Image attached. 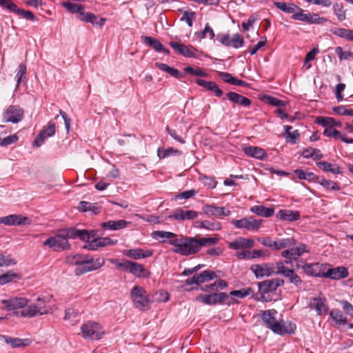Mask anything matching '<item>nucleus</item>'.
I'll list each match as a JSON object with an SVG mask.
<instances>
[{"label": "nucleus", "instance_id": "nucleus-1", "mask_svg": "<svg viewBox=\"0 0 353 353\" xmlns=\"http://www.w3.org/2000/svg\"><path fill=\"white\" fill-rule=\"evenodd\" d=\"M216 237H189L181 236L180 238L169 240V244L174 246L172 251L183 256H189L197 253L202 247H208L218 243Z\"/></svg>", "mask_w": 353, "mask_h": 353}, {"label": "nucleus", "instance_id": "nucleus-2", "mask_svg": "<svg viewBox=\"0 0 353 353\" xmlns=\"http://www.w3.org/2000/svg\"><path fill=\"white\" fill-rule=\"evenodd\" d=\"M276 314L277 312L275 310L263 311L261 314V319L264 325L277 334H294L296 325L292 322L284 323V322L278 321L275 317Z\"/></svg>", "mask_w": 353, "mask_h": 353}, {"label": "nucleus", "instance_id": "nucleus-3", "mask_svg": "<svg viewBox=\"0 0 353 353\" xmlns=\"http://www.w3.org/2000/svg\"><path fill=\"white\" fill-rule=\"evenodd\" d=\"M43 245V246H48L55 252L68 250L71 247L64 234L62 233L61 229L59 230L54 236L46 239Z\"/></svg>", "mask_w": 353, "mask_h": 353}, {"label": "nucleus", "instance_id": "nucleus-4", "mask_svg": "<svg viewBox=\"0 0 353 353\" xmlns=\"http://www.w3.org/2000/svg\"><path fill=\"white\" fill-rule=\"evenodd\" d=\"M284 284L283 279L275 278L273 279L265 280L257 283L259 292L253 296L256 301H263L264 299V293L274 292L278 287Z\"/></svg>", "mask_w": 353, "mask_h": 353}, {"label": "nucleus", "instance_id": "nucleus-5", "mask_svg": "<svg viewBox=\"0 0 353 353\" xmlns=\"http://www.w3.org/2000/svg\"><path fill=\"white\" fill-rule=\"evenodd\" d=\"M131 298L135 307L141 310L150 308L148 293L144 288L139 285L134 286L131 290Z\"/></svg>", "mask_w": 353, "mask_h": 353}, {"label": "nucleus", "instance_id": "nucleus-6", "mask_svg": "<svg viewBox=\"0 0 353 353\" xmlns=\"http://www.w3.org/2000/svg\"><path fill=\"white\" fill-rule=\"evenodd\" d=\"M105 259L102 257H99L96 259L93 258L88 259L84 256L83 265L77 267L74 270V274L77 276L82 275L88 272L98 270L103 265Z\"/></svg>", "mask_w": 353, "mask_h": 353}, {"label": "nucleus", "instance_id": "nucleus-7", "mask_svg": "<svg viewBox=\"0 0 353 353\" xmlns=\"http://www.w3.org/2000/svg\"><path fill=\"white\" fill-rule=\"evenodd\" d=\"M81 330L83 337L91 340L100 339L104 333L99 323L92 321L83 324Z\"/></svg>", "mask_w": 353, "mask_h": 353}, {"label": "nucleus", "instance_id": "nucleus-8", "mask_svg": "<svg viewBox=\"0 0 353 353\" xmlns=\"http://www.w3.org/2000/svg\"><path fill=\"white\" fill-rule=\"evenodd\" d=\"M24 112L18 105H9L2 114V120L4 123H18L23 119Z\"/></svg>", "mask_w": 353, "mask_h": 353}, {"label": "nucleus", "instance_id": "nucleus-9", "mask_svg": "<svg viewBox=\"0 0 353 353\" xmlns=\"http://www.w3.org/2000/svg\"><path fill=\"white\" fill-rule=\"evenodd\" d=\"M292 19L309 24H323L327 21L326 18L321 17L318 14H305L303 10L301 8L298 12L292 14Z\"/></svg>", "mask_w": 353, "mask_h": 353}, {"label": "nucleus", "instance_id": "nucleus-10", "mask_svg": "<svg viewBox=\"0 0 353 353\" xmlns=\"http://www.w3.org/2000/svg\"><path fill=\"white\" fill-rule=\"evenodd\" d=\"M225 298H227V293L216 292L209 294H201L195 298V300L208 305H214L223 304Z\"/></svg>", "mask_w": 353, "mask_h": 353}, {"label": "nucleus", "instance_id": "nucleus-11", "mask_svg": "<svg viewBox=\"0 0 353 353\" xmlns=\"http://www.w3.org/2000/svg\"><path fill=\"white\" fill-rule=\"evenodd\" d=\"M216 39L223 46L236 49L243 47L245 43L243 37L238 33L234 34L232 38L228 34H219L217 35Z\"/></svg>", "mask_w": 353, "mask_h": 353}, {"label": "nucleus", "instance_id": "nucleus-12", "mask_svg": "<svg viewBox=\"0 0 353 353\" xmlns=\"http://www.w3.org/2000/svg\"><path fill=\"white\" fill-rule=\"evenodd\" d=\"M259 241L264 245L276 250H279L288 247L292 246L295 243L293 238L281 239L279 241H273L270 237L259 239Z\"/></svg>", "mask_w": 353, "mask_h": 353}, {"label": "nucleus", "instance_id": "nucleus-13", "mask_svg": "<svg viewBox=\"0 0 353 353\" xmlns=\"http://www.w3.org/2000/svg\"><path fill=\"white\" fill-rule=\"evenodd\" d=\"M326 268H325L323 278H328L332 280H339L345 279L349 275L347 268L344 266L331 268L330 265L326 264Z\"/></svg>", "mask_w": 353, "mask_h": 353}, {"label": "nucleus", "instance_id": "nucleus-14", "mask_svg": "<svg viewBox=\"0 0 353 353\" xmlns=\"http://www.w3.org/2000/svg\"><path fill=\"white\" fill-rule=\"evenodd\" d=\"M261 223L262 220H256L254 219L252 216H250L248 218H243L239 220L233 219L232 221V223L236 228H245L248 230H258L260 228Z\"/></svg>", "mask_w": 353, "mask_h": 353}, {"label": "nucleus", "instance_id": "nucleus-15", "mask_svg": "<svg viewBox=\"0 0 353 353\" xmlns=\"http://www.w3.org/2000/svg\"><path fill=\"white\" fill-rule=\"evenodd\" d=\"M274 265L273 263L254 264L251 265L250 270L256 278L270 276L274 273Z\"/></svg>", "mask_w": 353, "mask_h": 353}, {"label": "nucleus", "instance_id": "nucleus-16", "mask_svg": "<svg viewBox=\"0 0 353 353\" xmlns=\"http://www.w3.org/2000/svg\"><path fill=\"white\" fill-rule=\"evenodd\" d=\"M6 225H26L30 224V220L27 216L21 214H10L0 217V224Z\"/></svg>", "mask_w": 353, "mask_h": 353}, {"label": "nucleus", "instance_id": "nucleus-17", "mask_svg": "<svg viewBox=\"0 0 353 353\" xmlns=\"http://www.w3.org/2000/svg\"><path fill=\"white\" fill-rule=\"evenodd\" d=\"M301 268L309 276L323 278L325 274V268H327L326 264L319 263L304 264Z\"/></svg>", "mask_w": 353, "mask_h": 353}, {"label": "nucleus", "instance_id": "nucleus-18", "mask_svg": "<svg viewBox=\"0 0 353 353\" xmlns=\"http://www.w3.org/2000/svg\"><path fill=\"white\" fill-rule=\"evenodd\" d=\"M50 310L49 307H39V309H38L34 304H32L27 307L25 306L22 309L21 316L23 317H33L37 315L47 314L50 312Z\"/></svg>", "mask_w": 353, "mask_h": 353}, {"label": "nucleus", "instance_id": "nucleus-19", "mask_svg": "<svg viewBox=\"0 0 353 353\" xmlns=\"http://www.w3.org/2000/svg\"><path fill=\"white\" fill-rule=\"evenodd\" d=\"M203 212L209 216L221 217L229 216L230 211L224 207H218L214 205H205L203 208Z\"/></svg>", "mask_w": 353, "mask_h": 353}, {"label": "nucleus", "instance_id": "nucleus-20", "mask_svg": "<svg viewBox=\"0 0 353 353\" xmlns=\"http://www.w3.org/2000/svg\"><path fill=\"white\" fill-rule=\"evenodd\" d=\"M28 299L23 297H14L7 300H3L2 303L5 305L8 310H14L23 308L27 305Z\"/></svg>", "mask_w": 353, "mask_h": 353}, {"label": "nucleus", "instance_id": "nucleus-21", "mask_svg": "<svg viewBox=\"0 0 353 353\" xmlns=\"http://www.w3.org/2000/svg\"><path fill=\"white\" fill-rule=\"evenodd\" d=\"M55 128L56 127L54 123H49L48 128L42 130L41 132L37 135L34 140V145L37 147L41 146L46 138L50 137L55 134Z\"/></svg>", "mask_w": 353, "mask_h": 353}, {"label": "nucleus", "instance_id": "nucleus-22", "mask_svg": "<svg viewBox=\"0 0 353 353\" xmlns=\"http://www.w3.org/2000/svg\"><path fill=\"white\" fill-rule=\"evenodd\" d=\"M198 214L194 210H183L181 208L176 209L168 218L175 220H192L197 217Z\"/></svg>", "mask_w": 353, "mask_h": 353}, {"label": "nucleus", "instance_id": "nucleus-23", "mask_svg": "<svg viewBox=\"0 0 353 353\" xmlns=\"http://www.w3.org/2000/svg\"><path fill=\"white\" fill-rule=\"evenodd\" d=\"M141 39L145 44L152 48L155 51L166 54H170V50L165 48L158 39L148 36H142Z\"/></svg>", "mask_w": 353, "mask_h": 353}, {"label": "nucleus", "instance_id": "nucleus-24", "mask_svg": "<svg viewBox=\"0 0 353 353\" xmlns=\"http://www.w3.org/2000/svg\"><path fill=\"white\" fill-rule=\"evenodd\" d=\"M254 245V240L239 237L229 243L228 246L230 249L236 250L239 249L252 248Z\"/></svg>", "mask_w": 353, "mask_h": 353}, {"label": "nucleus", "instance_id": "nucleus-25", "mask_svg": "<svg viewBox=\"0 0 353 353\" xmlns=\"http://www.w3.org/2000/svg\"><path fill=\"white\" fill-rule=\"evenodd\" d=\"M0 339L10 345L13 348L26 347L30 345V341L28 339L12 338L6 335H0Z\"/></svg>", "mask_w": 353, "mask_h": 353}, {"label": "nucleus", "instance_id": "nucleus-26", "mask_svg": "<svg viewBox=\"0 0 353 353\" xmlns=\"http://www.w3.org/2000/svg\"><path fill=\"white\" fill-rule=\"evenodd\" d=\"M123 254L128 257L132 258L134 259H140L148 258L152 254L151 250L144 251L142 249H130L123 251Z\"/></svg>", "mask_w": 353, "mask_h": 353}, {"label": "nucleus", "instance_id": "nucleus-27", "mask_svg": "<svg viewBox=\"0 0 353 353\" xmlns=\"http://www.w3.org/2000/svg\"><path fill=\"white\" fill-rule=\"evenodd\" d=\"M243 152L247 155L260 160H263L268 157L267 153L263 149L256 146L245 147Z\"/></svg>", "mask_w": 353, "mask_h": 353}, {"label": "nucleus", "instance_id": "nucleus-28", "mask_svg": "<svg viewBox=\"0 0 353 353\" xmlns=\"http://www.w3.org/2000/svg\"><path fill=\"white\" fill-rule=\"evenodd\" d=\"M276 217L279 219L288 221H294L300 219L301 215L299 211L290 210H280L276 213Z\"/></svg>", "mask_w": 353, "mask_h": 353}, {"label": "nucleus", "instance_id": "nucleus-29", "mask_svg": "<svg viewBox=\"0 0 353 353\" xmlns=\"http://www.w3.org/2000/svg\"><path fill=\"white\" fill-rule=\"evenodd\" d=\"M310 306L314 307L316 313L319 315H321L323 313H326L328 310L325 298L321 296L313 298L310 301Z\"/></svg>", "mask_w": 353, "mask_h": 353}, {"label": "nucleus", "instance_id": "nucleus-30", "mask_svg": "<svg viewBox=\"0 0 353 353\" xmlns=\"http://www.w3.org/2000/svg\"><path fill=\"white\" fill-rule=\"evenodd\" d=\"M130 222L125 220L108 221L101 223V227L110 230H118L126 228L130 225Z\"/></svg>", "mask_w": 353, "mask_h": 353}, {"label": "nucleus", "instance_id": "nucleus-31", "mask_svg": "<svg viewBox=\"0 0 353 353\" xmlns=\"http://www.w3.org/2000/svg\"><path fill=\"white\" fill-rule=\"evenodd\" d=\"M228 99L235 104L241 105L244 107H249L251 104V101L238 93L230 92L226 94Z\"/></svg>", "mask_w": 353, "mask_h": 353}, {"label": "nucleus", "instance_id": "nucleus-32", "mask_svg": "<svg viewBox=\"0 0 353 353\" xmlns=\"http://www.w3.org/2000/svg\"><path fill=\"white\" fill-rule=\"evenodd\" d=\"M129 272L137 277H148L150 272L145 267L138 263L131 261Z\"/></svg>", "mask_w": 353, "mask_h": 353}, {"label": "nucleus", "instance_id": "nucleus-33", "mask_svg": "<svg viewBox=\"0 0 353 353\" xmlns=\"http://www.w3.org/2000/svg\"><path fill=\"white\" fill-rule=\"evenodd\" d=\"M80 20L85 22H90L93 25H98L100 26H102L105 21V19L97 16L91 12L81 13Z\"/></svg>", "mask_w": 353, "mask_h": 353}, {"label": "nucleus", "instance_id": "nucleus-34", "mask_svg": "<svg viewBox=\"0 0 353 353\" xmlns=\"http://www.w3.org/2000/svg\"><path fill=\"white\" fill-rule=\"evenodd\" d=\"M250 211L263 217H271L274 213L273 208H266L264 205H254L250 208Z\"/></svg>", "mask_w": 353, "mask_h": 353}, {"label": "nucleus", "instance_id": "nucleus-35", "mask_svg": "<svg viewBox=\"0 0 353 353\" xmlns=\"http://www.w3.org/2000/svg\"><path fill=\"white\" fill-rule=\"evenodd\" d=\"M156 65L160 70L166 72L170 76L174 77L176 79H182L185 77V74L180 72L177 69L170 67L165 63H156Z\"/></svg>", "mask_w": 353, "mask_h": 353}, {"label": "nucleus", "instance_id": "nucleus-36", "mask_svg": "<svg viewBox=\"0 0 353 353\" xmlns=\"http://www.w3.org/2000/svg\"><path fill=\"white\" fill-rule=\"evenodd\" d=\"M78 208L82 212H90L93 214H97L101 212V208L97 203H92L84 201L79 203Z\"/></svg>", "mask_w": 353, "mask_h": 353}, {"label": "nucleus", "instance_id": "nucleus-37", "mask_svg": "<svg viewBox=\"0 0 353 353\" xmlns=\"http://www.w3.org/2000/svg\"><path fill=\"white\" fill-rule=\"evenodd\" d=\"M316 123L321 125L323 127L326 128H333L334 126H341V123L340 121H336L332 117H319L316 119Z\"/></svg>", "mask_w": 353, "mask_h": 353}, {"label": "nucleus", "instance_id": "nucleus-38", "mask_svg": "<svg viewBox=\"0 0 353 353\" xmlns=\"http://www.w3.org/2000/svg\"><path fill=\"white\" fill-rule=\"evenodd\" d=\"M275 7L286 13H292L293 14L299 11L300 8L294 3H287L285 2L275 1L274 3Z\"/></svg>", "mask_w": 353, "mask_h": 353}, {"label": "nucleus", "instance_id": "nucleus-39", "mask_svg": "<svg viewBox=\"0 0 353 353\" xmlns=\"http://www.w3.org/2000/svg\"><path fill=\"white\" fill-rule=\"evenodd\" d=\"M21 279V275L10 270L5 274L0 275V285H3L9 282L15 281Z\"/></svg>", "mask_w": 353, "mask_h": 353}, {"label": "nucleus", "instance_id": "nucleus-40", "mask_svg": "<svg viewBox=\"0 0 353 353\" xmlns=\"http://www.w3.org/2000/svg\"><path fill=\"white\" fill-rule=\"evenodd\" d=\"M195 276L198 285L216 278V273L211 270H205L200 274H196Z\"/></svg>", "mask_w": 353, "mask_h": 353}, {"label": "nucleus", "instance_id": "nucleus-41", "mask_svg": "<svg viewBox=\"0 0 353 353\" xmlns=\"http://www.w3.org/2000/svg\"><path fill=\"white\" fill-rule=\"evenodd\" d=\"M63 7L72 13H77L78 18L80 19L81 13H85L84 6L81 4H77L71 2H63Z\"/></svg>", "mask_w": 353, "mask_h": 353}, {"label": "nucleus", "instance_id": "nucleus-42", "mask_svg": "<svg viewBox=\"0 0 353 353\" xmlns=\"http://www.w3.org/2000/svg\"><path fill=\"white\" fill-rule=\"evenodd\" d=\"M84 255L79 254H69L65 258V262L70 265L80 267L83 265Z\"/></svg>", "mask_w": 353, "mask_h": 353}, {"label": "nucleus", "instance_id": "nucleus-43", "mask_svg": "<svg viewBox=\"0 0 353 353\" xmlns=\"http://www.w3.org/2000/svg\"><path fill=\"white\" fill-rule=\"evenodd\" d=\"M284 276L288 279L290 283L294 285L296 288H299L303 282L301 277L292 269L288 271L287 274H285Z\"/></svg>", "mask_w": 353, "mask_h": 353}, {"label": "nucleus", "instance_id": "nucleus-44", "mask_svg": "<svg viewBox=\"0 0 353 353\" xmlns=\"http://www.w3.org/2000/svg\"><path fill=\"white\" fill-rule=\"evenodd\" d=\"M292 129V127L290 125L285 126V132L287 135L286 136L287 141L294 144L296 143L297 140L299 139L300 134L297 130H295L293 132H291Z\"/></svg>", "mask_w": 353, "mask_h": 353}, {"label": "nucleus", "instance_id": "nucleus-45", "mask_svg": "<svg viewBox=\"0 0 353 353\" xmlns=\"http://www.w3.org/2000/svg\"><path fill=\"white\" fill-rule=\"evenodd\" d=\"M151 236L156 240H161L163 239H174L176 234L171 232L157 230L151 234Z\"/></svg>", "mask_w": 353, "mask_h": 353}, {"label": "nucleus", "instance_id": "nucleus-46", "mask_svg": "<svg viewBox=\"0 0 353 353\" xmlns=\"http://www.w3.org/2000/svg\"><path fill=\"white\" fill-rule=\"evenodd\" d=\"M333 10L334 14L340 21H343L346 19V10H344L341 3H336L333 5Z\"/></svg>", "mask_w": 353, "mask_h": 353}, {"label": "nucleus", "instance_id": "nucleus-47", "mask_svg": "<svg viewBox=\"0 0 353 353\" xmlns=\"http://www.w3.org/2000/svg\"><path fill=\"white\" fill-rule=\"evenodd\" d=\"M316 165L319 168L325 172H330L333 174H339L341 173L340 168L336 166V168H332V165L330 163L326 161H319L316 163Z\"/></svg>", "mask_w": 353, "mask_h": 353}, {"label": "nucleus", "instance_id": "nucleus-48", "mask_svg": "<svg viewBox=\"0 0 353 353\" xmlns=\"http://www.w3.org/2000/svg\"><path fill=\"white\" fill-rule=\"evenodd\" d=\"M333 34L341 37L345 38L349 41H353V30L345 28H337L333 31Z\"/></svg>", "mask_w": 353, "mask_h": 353}, {"label": "nucleus", "instance_id": "nucleus-49", "mask_svg": "<svg viewBox=\"0 0 353 353\" xmlns=\"http://www.w3.org/2000/svg\"><path fill=\"white\" fill-rule=\"evenodd\" d=\"M330 316L336 322V324L345 325L347 323L346 318L343 316L342 312L337 310H333L330 312Z\"/></svg>", "mask_w": 353, "mask_h": 353}, {"label": "nucleus", "instance_id": "nucleus-50", "mask_svg": "<svg viewBox=\"0 0 353 353\" xmlns=\"http://www.w3.org/2000/svg\"><path fill=\"white\" fill-rule=\"evenodd\" d=\"M319 183L327 190L338 191L341 189L337 183L331 180L321 179L320 181H319Z\"/></svg>", "mask_w": 353, "mask_h": 353}, {"label": "nucleus", "instance_id": "nucleus-51", "mask_svg": "<svg viewBox=\"0 0 353 353\" xmlns=\"http://www.w3.org/2000/svg\"><path fill=\"white\" fill-rule=\"evenodd\" d=\"M157 154H158V157L160 159H165V158L168 157L172 155L181 154V152L178 150H175L173 148H168L165 150L159 149L157 151Z\"/></svg>", "mask_w": 353, "mask_h": 353}, {"label": "nucleus", "instance_id": "nucleus-52", "mask_svg": "<svg viewBox=\"0 0 353 353\" xmlns=\"http://www.w3.org/2000/svg\"><path fill=\"white\" fill-rule=\"evenodd\" d=\"M265 103L272 105L273 106H285V102L279 99L278 98L269 96V95H264L263 98L261 99Z\"/></svg>", "mask_w": 353, "mask_h": 353}, {"label": "nucleus", "instance_id": "nucleus-53", "mask_svg": "<svg viewBox=\"0 0 353 353\" xmlns=\"http://www.w3.org/2000/svg\"><path fill=\"white\" fill-rule=\"evenodd\" d=\"M290 261L285 260V261H278L276 263V265H274V268L276 269V270H274V273L276 274H281L283 276H285V274H287V272L289 271L290 269L288 268L285 266V264H289L290 263Z\"/></svg>", "mask_w": 353, "mask_h": 353}, {"label": "nucleus", "instance_id": "nucleus-54", "mask_svg": "<svg viewBox=\"0 0 353 353\" xmlns=\"http://www.w3.org/2000/svg\"><path fill=\"white\" fill-rule=\"evenodd\" d=\"M97 233L95 230H79L78 238L81 241L89 242L91 238H94Z\"/></svg>", "mask_w": 353, "mask_h": 353}, {"label": "nucleus", "instance_id": "nucleus-55", "mask_svg": "<svg viewBox=\"0 0 353 353\" xmlns=\"http://www.w3.org/2000/svg\"><path fill=\"white\" fill-rule=\"evenodd\" d=\"M200 228L208 229L210 230H220L221 224L219 222H211L209 221H203L200 223Z\"/></svg>", "mask_w": 353, "mask_h": 353}, {"label": "nucleus", "instance_id": "nucleus-56", "mask_svg": "<svg viewBox=\"0 0 353 353\" xmlns=\"http://www.w3.org/2000/svg\"><path fill=\"white\" fill-rule=\"evenodd\" d=\"M335 52L338 55L340 61L353 59V52H343V48L341 46H338L335 48Z\"/></svg>", "mask_w": 353, "mask_h": 353}, {"label": "nucleus", "instance_id": "nucleus-57", "mask_svg": "<svg viewBox=\"0 0 353 353\" xmlns=\"http://www.w3.org/2000/svg\"><path fill=\"white\" fill-rule=\"evenodd\" d=\"M15 13L19 16H21L23 18L31 21H34L37 19V17L32 13V12L29 10H25L23 9L17 8Z\"/></svg>", "mask_w": 353, "mask_h": 353}, {"label": "nucleus", "instance_id": "nucleus-58", "mask_svg": "<svg viewBox=\"0 0 353 353\" xmlns=\"http://www.w3.org/2000/svg\"><path fill=\"white\" fill-rule=\"evenodd\" d=\"M253 290L251 288H243L239 290H233L230 292V295L231 296H236L241 299H243L251 294H252Z\"/></svg>", "mask_w": 353, "mask_h": 353}, {"label": "nucleus", "instance_id": "nucleus-59", "mask_svg": "<svg viewBox=\"0 0 353 353\" xmlns=\"http://www.w3.org/2000/svg\"><path fill=\"white\" fill-rule=\"evenodd\" d=\"M61 230L68 241V239H74L78 238L79 230L76 228H63Z\"/></svg>", "mask_w": 353, "mask_h": 353}, {"label": "nucleus", "instance_id": "nucleus-60", "mask_svg": "<svg viewBox=\"0 0 353 353\" xmlns=\"http://www.w3.org/2000/svg\"><path fill=\"white\" fill-rule=\"evenodd\" d=\"M185 73L196 77H206L207 74L200 68H194L191 66H187L184 68Z\"/></svg>", "mask_w": 353, "mask_h": 353}, {"label": "nucleus", "instance_id": "nucleus-61", "mask_svg": "<svg viewBox=\"0 0 353 353\" xmlns=\"http://www.w3.org/2000/svg\"><path fill=\"white\" fill-rule=\"evenodd\" d=\"M17 263V261L10 256L0 255V267H8L14 265Z\"/></svg>", "mask_w": 353, "mask_h": 353}, {"label": "nucleus", "instance_id": "nucleus-62", "mask_svg": "<svg viewBox=\"0 0 353 353\" xmlns=\"http://www.w3.org/2000/svg\"><path fill=\"white\" fill-rule=\"evenodd\" d=\"M18 141V137L16 134L8 136L6 138H0V145L8 146L12 143H16Z\"/></svg>", "mask_w": 353, "mask_h": 353}, {"label": "nucleus", "instance_id": "nucleus-63", "mask_svg": "<svg viewBox=\"0 0 353 353\" xmlns=\"http://www.w3.org/2000/svg\"><path fill=\"white\" fill-rule=\"evenodd\" d=\"M0 6L15 12L17 6L12 0H0Z\"/></svg>", "mask_w": 353, "mask_h": 353}, {"label": "nucleus", "instance_id": "nucleus-64", "mask_svg": "<svg viewBox=\"0 0 353 353\" xmlns=\"http://www.w3.org/2000/svg\"><path fill=\"white\" fill-rule=\"evenodd\" d=\"M194 48L193 47H188L185 45H183L181 50L179 54L187 57H195L196 54L194 52Z\"/></svg>", "mask_w": 353, "mask_h": 353}]
</instances>
